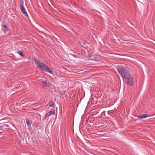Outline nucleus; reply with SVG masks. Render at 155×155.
<instances>
[{"instance_id": "nucleus-1", "label": "nucleus", "mask_w": 155, "mask_h": 155, "mask_svg": "<svg viewBox=\"0 0 155 155\" xmlns=\"http://www.w3.org/2000/svg\"><path fill=\"white\" fill-rule=\"evenodd\" d=\"M34 60L35 64L40 68L41 70L46 72H48L53 75L52 71L46 64L38 61L35 58H34Z\"/></svg>"}, {"instance_id": "nucleus-2", "label": "nucleus", "mask_w": 155, "mask_h": 155, "mask_svg": "<svg viewBox=\"0 0 155 155\" xmlns=\"http://www.w3.org/2000/svg\"><path fill=\"white\" fill-rule=\"evenodd\" d=\"M117 70L119 73L120 74L123 79L125 80L127 79V78H129L130 77H132L129 74V72L124 67H122L118 68Z\"/></svg>"}, {"instance_id": "nucleus-3", "label": "nucleus", "mask_w": 155, "mask_h": 155, "mask_svg": "<svg viewBox=\"0 0 155 155\" xmlns=\"http://www.w3.org/2000/svg\"><path fill=\"white\" fill-rule=\"evenodd\" d=\"M126 84L128 85L132 86L133 84V78L132 77H130L129 78H127V79L125 80Z\"/></svg>"}, {"instance_id": "nucleus-4", "label": "nucleus", "mask_w": 155, "mask_h": 155, "mask_svg": "<svg viewBox=\"0 0 155 155\" xmlns=\"http://www.w3.org/2000/svg\"><path fill=\"white\" fill-rule=\"evenodd\" d=\"M150 117L147 114H141L137 116V118L140 119H142L144 118H146Z\"/></svg>"}, {"instance_id": "nucleus-5", "label": "nucleus", "mask_w": 155, "mask_h": 155, "mask_svg": "<svg viewBox=\"0 0 155 155\" xmlns=\"http://www.w3.org/2000/svg\"><path fill=\"white\" fill-rule=\"evenodd\" d=\"M20 9L21 10V12L26 16L27 17H28V15L25 10V7L24 6H21L20 7Z\"/></svg>"}, {"instance_id": "nucleus-6", "label": "nucleus", "mask_w": 155, "mask_h": 155, "mask_svg": "<svg viewBox=\"0 0 155 155\" xmlns=\"http://www.w3.org/2000/svg\"><path fill=\"white\" fill-rule=\"evenodd\" d=\"M55 114V112L54 111H50L49 112L46 113V115L48 116V117L51 115H54Z\"/></svg>"}, {"instance_id": "nucleus-7", "label": "nucleus", "mask_w": 155, "mask_h": 155, "mask_svg": "<svg viewBox=\"0 0 155 155\" xmlns=\"http://www.w3.org/2000/svg\"><path fill=\"white\" fill-rule=\"evenodd\" d=\"M9 127V126L6 125L5 124L0 126V130H2V129H6L7 128V127Z\"/></svg>"}, {"instance_id": "nucleus-8", "label": "nucleus", "mask_w": 155, "mask_h": 155, "mask_svg": "<svg viewBox=\"0 0 155 155\" xmlns=\"http://www.w3.org/2000/svg\"><path fill=\"white\" fill-rule=\"evenodd\" d=\"M4 28L5 29V30L4 31L5 34L8 31V28L6 25H5L3 26Z\"/></svg>"}, {"instance_id": "nucleus-9", "label": "nucleus", "mask_w": 155, "mask_h": 155, "mask_svg": "<svg viewBox=\"0 0 155 155\" xmlns=\"http://www.w3.org/2000/svg\"><path fill=\"white\" fill-rule=\"evenodd\" d=\"M42 86L43 87H47V83L46 81H42Z\"/></svg>"}, {"instance_id": "nucleus-10", "label": "nucleus", "mask_w": 155, "mask_h": 155, "mask_svg": "<svg viewBox=\"0 0 155 155\" xmlns=\"http://www.w3.org/2000/svg\"><path fill=\"white\" fill-rule=\"evenodd\" d=\"M26 121L28 127L29 126V125H30L31 124V122H30L28 119H26Z\"/></svg>"}, {"instance_id": "nucleus-11", "label": "nucleus", "mask_w": 155, "mask_h": 155, "mask_svg": "<svg viewBox=\"0 0 155 155\" xmlns=\"http://www.w3.org/2000/svg\"><path fill=\"white\" fill-rule=\"evenodd\" d=\"M18 53L19 54V55H20L22 57H24V55L23 54L22 52L21 51H19Z\"/></svg>"}, {"instance_id": "nucleus-12", "label": "nucleus", "mask_w": 155, "mask_h": 155, "mask_svg": "<svg viewBox=\"0 0 155 155\" xmlns=\"http://www.w3.org/2000/svg\"><path fill=\"white\" fill-rule=\"evenodd\" d=\"M20 7L22 6H24V2L23 0H20Z\"/></svg>"}, {"instance_id": "nucleus-13", "label": "nucleus", "mask_w": 155, "mask_h": 155, "mask_svg": "<svg viewBox=\"0 0 155 155\" xmlns=\"http://www.w3.org/2000/svg\"><path fill=\"white\" fill-rule=\"evenodd\" d=\"M81 46L83 47L84 49H86L87 48V47L85 46V45L84 44H81Z\"/></svg>"}, {"instance_id": "nucleus-14", "label": "nucleus", "mask_w": 155, "mask_h": 155, "mask_svg": "<svg viewBox=\"0 0 155 155\" xmlns=\"http://www.w3.org/2000/svg\"><path fill=\"white\" fill-rule=\"evenodd\" d=\"M66 92V90H64L62 91L61 92V95H64L65 93Z\"/></svg>"}, {"instance_id": "nucleus-15", "label": "nucleus", "mask_w": 155, "mask_h": 155, "mask_svg": "<svg viewBox=\"0 0 155 155\" xmlns=\"http://www.w3.org/2000/svg\"><path fill=\"white\" fill-rule=\"evenodd\" d=\"M54 104L52 103L51 105H49V107H54Z\"/></svg>"}, {"instance_id": "nucleus-16", "label": "nucleus", "mask_w": 155, "mask_h": 155, "mask_svg": "<svg viewBox=\"0 0 155 155\" xmlns=\"http://www.w3.org/2000/svg\"><path fill=\"white\" fill-rule=\"evenodd\" d=\"M48 117V116L46 115V114H45V120L46 119V118L47 117Z\"/></svg>"}]
</instances>
